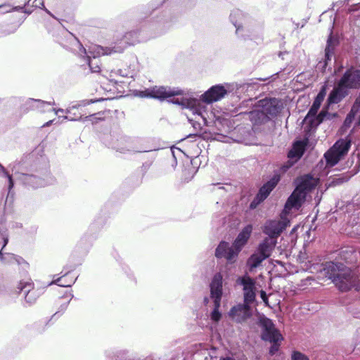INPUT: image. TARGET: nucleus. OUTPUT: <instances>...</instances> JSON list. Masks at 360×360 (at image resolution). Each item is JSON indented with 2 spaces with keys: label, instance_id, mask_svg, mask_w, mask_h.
I'll use <instances>...</instances> for the list:
<instances>
[{
  "label": "nucleus",
  "instance_id": "nucleus-1",
  "mask_svg": "<svg viewBox=\"0 0 360 360\" xmlns=\"http://www.w3.org/2000/svg\"><path fill=\"white\" fill-rule=\"evenodd\" d=\"M60 32L65 39H58V42L64 48L75 53L82 58H98L101 56L122 53L124 50V46L123 45L103 47L97 44H91L88 46V49H86L72 33L64 29H62Z\"/></svg>",
  "mask_w": 360,
  "mask_h": 360
},
{
  "label": "nucleus",
  "instance_id": "nucleus-2",
  "mask_svg": "<svg viewBox=\"0 0 360 360\" xmlns=\"http://www.w3.org/2000/svg\"><path fill=\"white\" fill-rule=\"evenodd\" d=\"M12 171L16 179L29 189H37L55 182V179L46 165L41 167L34 166L28 170L22 167L20 162H18L13 164Z\"/></svg>",
  "mask_w": 360,
  "mask_h": 360
},
{
  "label": "nucleus",
  "instance_id": "nucleus-3",
  "mask_svg": "<svg viewBox=\"0 0 360 360\" xmlns=\"http://www.w3.org/2000/svg\"><path fill=\"white\" fill-rule=\"evenodd\" d=\"M359 89L360 69L351 66L338 80L335 86L328 94L327 102L328 104H338L349 94L351 90ZM356 99H357V102H360V91Z\"/></svg>",
  "mask_w": 360,
  "mask_h": 360
},
{
  "label": "nucleus",
  "instance_id": "nucleus-4",
  "mask_svg": "<svg viewBox=\"0 0 360 360\" xmlns=\"http://www.w3.org/2000/svg\"><path fill=\"white\" fill-rule=\"evenodd\" d=\"M102 140L107 147L122 154L146 153L155 150L146 145L147 141L144 139H132L118 131L105 135Z\"/></svg>",
  "mask_w": 360,
  "mask_h": 360
},
{
  "label": "nucleus",
  "instance_id": "nucleus-5",
  "mask_svg": "<svg viewBox=\"0 0 360 360\" xmlns=\"http://www.w3.org/2000/svg\"><path fill=\"white\" fill-rule=\"evenodd\" d=\"M321 272L342 292H347L357 284L355 274L341 262H326Z\"/></svg>",
  "mask_w": 360,
  "mask_h": 360
},
{
  "label": "nucleus",
  "instance_id": "nucleus-6",
  "mask_svg": "<svg viewBox=\"0 0 360 360\" xmlns=\"http://www.w3.org/2000/svg\"><path fill=\"white\" fill-rule=\"evenodd\" d=\"M351 139L348 137L338 139L324 154L326 165L333 167L343 158L351 148Z\"/></svg>",
  "mask_w": 360,
  "mask_h": 360
},
{
  "label": "nucleus",
  "instance_id": "nucleus-7",
  "mask_svg": "<svg viewBox=\"0 0 360 360\" xmlns=\"http://www.w3.org/2000/svg\"><path fill=\"white\" fill-rule=\"evenodd\" d=\"M183 94L184 91L178 87H171L169 86H155L146 89L143 91H140L138 94V96L141 98H151L162 101L175 96Z\"/></svg>",
  "mask_w": 360,
  "mask_h": 360
},
{
  "label": "nucleus",
  "instance_id": "nucleus-8",
  "mask_svg": "<svg viewBox=\"0 0 360 360\" xmlns=\"http://www.w3.org/2000/svg\"><path fill=\"white\" fill-rule=\"evenodd\" d=\"M236 283L243 288V300L246 303H253L256 300V281L248 273L238 276Z\"/></svg>",
  "mask_w": 360,
  "mask_h": 360
},
{
  "label": "nucleus",
  "instance_id": "nucleus-9",
  "mask_svg": "<svg viewBox=\"0 0 360 360\" xmlns=\"http://www.w3.org/2000/svg\"><path fill=\"white\" fill-rule=\"evenodd\" d=\"M241 250L233 243L232 245L224 240H221L215 249V257L217 259H225L227 264H234L238 257Z\"/></svg>",
  "mask_w": 360,
  "mask_h": 360
},
{
  "label": "nucleus",
  "instance_id": "nucleus-10",
  "mask_svg": "<svg viewBox=\"0 0 360 360\" xmlns=\"http://www.w3.org/2000/svg\"><path fill=\"white\" fill-rule=\"evenodd\" d=\"M231 87L230 84L214 85L202 94L201 101L208 104L219 101L233 90Z\"/></svg>",
  "mask_w": 360,
  "mask_h": 360
},
{
  "label": "nucleus",
  "instance_id": "nucleus-11",
  "mask_svg": "<svg viewBox=\"0 0 360 360\" xmlns=\"http://www.w3.org/2000/svg\"><path fill=\"white\" fill-rule=\"evenodd\" d=\"M259 325L262 328V340L269 342L283 340L281 333L276 328L271 319L267 317L260 319Z\"/></svg>",
  "mask_w": 360,
  "mask_h": 360
},
{
  "label": "nucleus",
  "instance_id": "nucleus-12",
  "mask_svg": "<svg viewBox=\"0 0 360 360\" xmlns=\"http://www.w3.org/2000/svg\"><path fill=\"white\" fill-rule=\"evenodd\" d=\"M18 293H25V302L23 306L29 307L34 305L39 297L37 290H34V283L30 278L21 280L18 284Z\"/></svg>",
  "mask_w": 360,
  "mask_h": 360
},
{
  "label": "nucleus",
  "instance_id": "nucleus-13",
  "mask_svg": "<svg viewBox=\"0 0 360 360\" xmlns=\"http://www.w3.org/2000/svg\"><path fill=\"white\" fill-rule=\"evenodd\" d=\"M34 8H39L44 9L49 15L55 18L54 15L45 8L44 0H28L23 6H14L12 7L11 5H1L0 9L1 13H6L14 11H21L26 15L32 13Z\"/></svg>",
  "mask_w": 360,
  "mask_h": 360
},
{
  "label": "nucleus",
  "instance_id": "nucleus-14",
  "mask_svg": "<svg viewBox=\"0 0 360 360\" xmlns=\"http://www.w3.org/2000/svg\"><path fill=\"white\" fill-rule=\"evenodd\" d=\"M252 303H239L231 308L228 315L234 322L242 323L249 319L252 316L250 304Z\"/></svg>",
  "mask_w": 360,
  "mask_h": 360
},
{
  "label": "nucleus",
  "instance_id": "nucleus-15",
  "mask_svg": "<svg viewBox=\"0 0 360 360\" xmlns=\"http://www.w3.org/2000/svg\"><path fill=\"white\" fill-rule=\"evenodd\" d=\"M258 108H261L264 114H266L268 120L275 117L281 112L283 104L276 98H266L258 101Z\"/></svg>",
  "mask_w": 360,
  "mask_h": 360
},
{
  "label": "nucleus",
  "instance_id": "nucleus-16",
  "mask_svg": "<svg viewBox=\"0 0 360 360\" xmlns=\"http://www.w3.org/2000/svg\"><path fill=\"white\" fill-rule=\"evenodd\" d=\"M288 222L281 220H268L265 222L263 227V233L274 240L281 235V233L287 227Z\"/></svg>",
  "mask_w": 360,
  "mask_h": 360
},
{
  "label": "nucleus",
  "instance_id": "nucleus-17",
  "mask_svg": "<svg viewBox=\"0 0 360 360\" xmlns=\"http://www.w3.org/2000/svg\"><path fill=\"white\" fill-rule=\"evenodd\" d=\"M54 105L55 102L53 100L52 101H44L41 99L28 98L21 106V110L23 112H27L30 110H37L40 112H49V110L46 109V107Z\"/></svg>",
  "mask_w": 360,
  "mask_h": 360
},
{
  "label": "nucleus",
  "instance_id": "nucleus-18",
  "mask_svg": "<svg viewBox=\"0 0 360 360\" xmlns=\"http://www.w3.org/2000/svg\"><path fill=\"white\" fill-rule=\"evenodd\" d=\"M210 290L213 302H221L223 295V276L221 273L213 276L210 283Z\"/></svg>",
  "mask_w": 360,
  "mask_h": 360
},
{
  "label": "nucleus",
  "instance_id": "nucleus-19",
  "mask_svg": "<svg viewBox=\"0 0 360 360\" xmlns=\"http://www.w3.org/2000/svg\"><path fill=\"white\" fill-rule=\"evenodd\" d=\"M169 102L181 105L183 108L190 109L193 111V114L202 117V108L201 107L200 101L195 98H173L169 100Z\"/></svg>",
  "mask_w": 360,
  "mask_h": 360
},
{
  "label": "nucleus",
  "instance_id": "nucleus-20",
  "mask_svg": "<svg viewBox=\"0 0 360 360\" xmlns=\"http://www.w3.org/2000/svg\"><path fill=\"white\" fill-rule=\"evenodd\" d=\"M305 193L295 188L285 203L283 211L288 213L292 208L298 210L306 199Z\"/></svg>",
  "mask_w": 360,
  "mask_h": 360
},
{
  "label": "nucleus",
  "instance_id": "nucleus-21",
  "mask_svg": "<svg viewBox=\"0 0 360 360\" xmlns=\"http://www.w3.org/2000/svg\"><path fill=\"white\" fill-rule=\"evenodd\" d=\"M281 181V175L278 172H274L269 179L264 183L259 189L257 193L260 198L265 200L271 191L276 187Z\"/></svg>",
  "mask_w": 360,
  "mask_h": 360
},
{
  "label": "nucleus",
  "instance_id": "nucleus-22",
  "mask_svg": "<svg viewBox=\"0 0 360 360\" xmlns=\"http://www.w3.org/2000/svg\"><path fill=\"white\" fill-rule=\"evenodd\" d=\"M146 37L144 35L143 30H132L127 32L120 41L115 44V46H124V49L127 45H133L136 43L141 42L146 39Z\"/></svg>",
  "mask_w": 360,
  "mask_h": 360
},
{
  "label": "nucleus",
  "instance_id": "nucleus-23",
  "mask_svg": "<svg viewBox=\"0 0 360 360\" xmlns=\"http://www.w3.org/2000/svg\"><path fill=\"white\" fill-rule=\"evenodd\" d=\"M276 245V240L271 238H264L263 240L259 243L256 249V252L260 255L263 259H266L269 258L272 251Z\"/></svg>",
  "mask_w": 360,
  "mask_h": 360
},
{
  "label": "nucleus",
  "instance_id": "nucleus-24",
  "mask_svg": "<svg viewBox=\"0 0 360 360\" xmlns=\"http://www.w3.org/2000/svg\"><path fill=\"white\" fill-rule=\"evenodd\" d=\"M246 119H249L252 124H261L269 121L266 114H264L261 108L255 109L250 112L240 113Z\"/></svg>",
  "mask_w": 360,
  "mask_h": 360
},
{
  "label": "nucleus",
  "instance_id": "nucleus-25",
  "mask_svg": "<svg viewBox=\"0 0 360 360\" xmlns=\"http://www.w3.org/2000/svg\"><path fill=\"white\" fill-rule=\"evenodd\" d=\"M75 269V266H65L63 268V271L60 273L63 274L65 271L64 274L59 278L55 279L52 283L56 284L58 286L61 287H70L72 284H74L76 281L77 278H69V274L72 271Z\"/></svg>",
  "mask_w": 360,
  "mask_h": 360
},
{
  "label": "nucleus",
  "instance_id": "nucleus-26",
  "mask_svg": "<svg viewBox=\"0 0 360 360\" xmlns=\"http://www.w3.org/2000/svg\"><path fill=\"white\" fill-rule=\"evenodd\" d=\"M252 230V225L248 224L245 226L236 236V239L233 242V245L242 250L244 246L248 243Z\"/></svg>",
  "mask_w": 360,
  "mask_h": 360
},
{
  "label": "nucleus",
  "instance_id": "nucleus-27",
  "mask_svg": "<svg viewBox=\"0 0 360 360\" xmlns=\"http://www.w3.org/2000/svg\"><path fill=\"white\" fill-rule=\"evenodd\" d=\"M339 39L338 37L333 35L331 32L326 43L325 49V65H328V61H330L335 53V48L339 45Z\"/></svg>",
  "mask_w": 360,
  "mask_h": 360
},
{
  "label": "nucleus",
  "instance_id": "nucleus-28",
  "mask_svg": "<svg viewBox=\"0 0 360 360\" xmlns=\"http://www.w3.org/2000/svg\"><path fill=\"white\" fill-rule=\"evenodd\" d=\"M328 114V113L326 110H322L319 115L311 116L306 120L308 121V124L304 127V131L307 133L315 131L317 127L323 122Z\"/></svg>",
  "mask_w": 360,
  "mask_h": 360
},
{
  "label": "nucleus",
  "instance_id": "nucleus-29",
  "mask_svg": "<svg viewBox=\"0 0 360 360\" xmlns=\"http://www.w3.org/2000/svg\"><path fill=\"white\" fill-rule=\"evenodd\" d=\"M326 96V90L325 89H322L319 91L318 94L314 98V101L310 107L306 117H304V120L309 119L311 116H314L317 115L318 110L320 108V106L325 98Z\"/></svg>",
  "mask_w": 360,
  "mask_h": 360
},
{
  "label": "nucleus",
  "instance_id": "nucleus-30",
  "mask_svg": "<svg viewBox=\"0 0 360 360\" xmlns=\"http://www.w3.org/2000/svg\"><path fill=\"white\" fill-rule=\"evenodd\" d=\"M103 99L99 100H83L79 101L78 103L71 105L66 108L65 110L63 108H51L49 111H53L56 115H58L59 112H65L66 114H71L74 110L82 109V107H85L91 103H96L97 101H103Z\"/></svg>",
  "mask_w": 360,
  "mask_h": 360
},
{
  "label": "nucleus",
  "instance_id": "nucleus-31",
  "mask_svg": "<svg viewBox=\"0 0 360 360\" xmlns=\"http://www.w3.org/2000/svg\"><path fill=\"white\" fill-rule=\"evenodd\" d=\"M153 27L157 30V33L151 34L149 37H155L158 34L165 32L171 26V20L165 18V16L160 17L156 20L155 23L152 25Z\"/></svg>",
  "mask_w": 360,
  "mask_h": 360
},
{
  "label": "nucleus",
  "instance_id": "nucleus-32",
  "mask_svg": "<svg viewBox=\"0 0 360 360\" xmlns=\"http://www.w3.org/2000/svg\"><path fill=\"white\" fill-rule=\"evenodd\" d=\"M74 295L71 292H69L66 293L64 296L60 297V300H62L63 302L60 303L58 310L53 314V317H59L61 314H63L67 309Z\"/></svg>",
  "mask_w": 360,
  "mask_h": 360
},
{
  "label": "nucleus",
  "instance_id": "nucleus-33",
  "mask_svg": "<svg viewBox=\"0 0 360 360\" xmlns=\"http://www.w3.org/2000/svg\"><path fill=\"white\" fill-rule=\"evenodd\" d=\"M114 358L115 360H141L133 352L127 349L117 351L115 353Z\"/></svg>",
  "mask_w": 360,
  "mask_h": 360
},
{
  "label": "nucleus",
  "instance_id": "nucleus-34",
  "mask_svg": "<svg viewBox=\"0 0 360 360\" xmlns=\"http://www.w3.org/2000/svg\"><path fill=\"white\" fill-rule=\"evenodd\" d=\"M265 259L261 257L256 252L250 255L247 260V265L250 271L258 267Z\"/></svg>",
  "mask_w": 360,
  "mask_h": 360
},
{
  "label": "nucleus",
  "instance_id": "nucleus-35",
  "mask_svg": "<svg viewBox=\"0 0 360 360\" xmlns=\"http://www.w3.org/2000/svg\"><path fill=\"white\" fill-rule=\"evenodd\" d=\"M359 110L360 102H357V99H355L350 111L349 112L345 120V124H350L353 121L354 118L355 117V116L356 115V114L359 112Z\"/></svg>",
  "mask_w": 360,
  "mask_h": 360
},
{
  "label": "nucleus",
  "instance_id": "nucleus-36",
  "mask_svg": "<svg viewBox=\"0 0 360 360\" xmlns=\"http://www.w3.org/2000/svg\"><path fill=\"white\" fill-rule=\"evenodd\" d=\"M242 15H243L242 11L237 9V10H233L231 13L230 17H229L231 22L233 23V25L236 27V33L238 35L240 34V30L243 29V26L241 25V24L239 22H238L237 20H236V18L240 17Z\"/></svg>",
  "mask_w": 360,
  "mask_h": 360
},
{
  "label": "nucleus",
  "instance_id": "nucleus-37",
  "mask_svg": "<svg viewBox=\"0 0 360 360\" xmlns=\"http://www.w3.org/2000/svg\"><path fill=\"white\" fill-rule=\"evenodd\" d=\"M314 184L311 181V178H306L302 180V181L296 186L300 191L305 193L307 195V193L311 191L314 188Z\"/></svg>",
  "mask_w": 360,
  "mask_h": 360
},
{
  "label": "nucleus",
  "instance_id": "nucleus-38",
  "mask_svg": "<svg viewBox=\"0 0 360 360\" xmlns=\"http://www.w3.org/2000/svg\"><path fill=\"white\" fill-rule=\"evenodd\" d=\"M91 72H99L101 63L98 58H84Z\"/></svg>",
  "mask_w": 360,
  "mask_h": 360
},
{
  "label": "nucleus",
  "instance_id": "nucleus-39",
  "mask_svg": "<svg viewBox=\"0 0 360 360\" xmlns=\"http://www.w3.org/2000/svg\"><path fill=\"white\" fill-rule=\"evenodd\" d=\"M0 176L6 177L8 179V194L11 193V189L14 186L13 179L12 175H11L6 170V169L0 163Z\"/></svg>",
  "mask_w": 360,
  "mask_h": 360
},
{
  "label": "nucleus",
  "instance_id": "nucleus-40",
  "mask_svg": "<svg viewBox=\"0 0 360 360\" xmlns=\"http://www.w3.org/2000/svg\"><path fill=\"white\" fill-rule=\"evenodd\" d=\"M349 177L347 175L342 174L338 177H335L328 182L329 187H335L348 181Z\"/></svg>",
  "mask_w": 360,
  "mask_h": 360
},
{
  "label": "nucleus",
  "instance_id": "nucleus-41",
  "mask_svg": "<svg viewBox=\"0 0 360 360\" xmlns=\"http://www.w3.org/2000/svg\"><path fill=\"white\" fill-rule=\"evenodd\" d=\"M302 155L303 150L301 148L294 146L293 148L289 150L288 153V158L297 161L301 158Z\"/></svg>",
  "mask_w": 360,
  "mask_h": 360
},
{
  "label": "nucleus",
  "instance_id": "nucleus-42",
  "mask_svg": "<svg viewBox=\"0 0 360 360\" xmlns=\"http://www.w3.org/2000/svg\"><path fill=\"white\" fill-rule=\"evenodd\" d=\"M221 302H214V308L210 314L211 319L214 322H218L221 318V314L219 311Z\"/></svg>",
  "mask_w": 360,
  "mask_h": 360
},
{
  "label": "nucleus",
  "instance_id": "nucleus-43",
  "mask_svg": "<svg viewBox=\"0 0 360 360\" xmlns=\"http://www.w3.org/2000/svg\"><path fill=\"white\" fill-rule=\"evenodd\" d=\"M0 238H1L3 241L2 249H4L8 243V235L3 221H0Z\"/></svg>",
  "mask_w": 360,
  "mask_h": 360
},
{
  "label": "nucleus",
  "instance_id": "nucleus-44",
  "mask_svg": "<svg viewBox=\"0 0 360 360\" xmlns=\"http://www.w3.org/2000/svg\"><path fill=\"white\" fill-rule=\"evenodd\" d=\"M3 249L0 250V260L4 264H13L15 255L13 253H3Z\"/></svg>",
  "mask_w": 360,
  "mask_h": 360
},
{
  "label": "nucleus",
  "instance_id": "nucleus-45",
  "mask_svg": "<svg viewBox=\"0 0 360 360\" xmlns=\"http://www.w3.org/2000/svg\"><path fill=\"white\" fill-rule=\"evenodd\" d=\"M14 263L20 266L23 269L26 270L29 267V264L20 256L15 255Z\"/></svg>",
  "mask_w": 360,
  "mask_h": 360
},
{
  "label": "nucleus",
  "instance_id": "nucleus-46",
  "mask_svg": "<svg viewBox=\"0 0 360 360\" xmlns=\"http://www.w3.org/2000/svg\"><path fill=\"white\" fill-rule=\"evenodd\" d=\"M281 342V341L270 342L271 343V345L269 348V353L271 356H274L279 350Z\"/></svg>",
  "mask_w": 360,
  "mask_h": 360
},
{
  "label": "nucleus",
  "instance_id": "nucleus-47",
  "mask_svg": "<svg viewBox=\"0 0 360 360\" xmlns=\"http://www.w3.org/2000/svg\"><path fill=\"white\" fill-rule=\"evenodd\" d=\"M264 200L262 198H260L259 195L257 194L254 199L250 204V208L253 210L255 209L260 203L264 202Z\"/></svg>",
  "mask_w": 360,
  "mask_h": 360
},
{
  "label": "nucleus",
  "instance_id": "nucleus-48",
  "mask_svg": "<svg viewBox=\"0 0 360 360\" xmlns=\"http://www.w3.org/2000/svg\"><path fill=\"white\" fill-rule=\"evenodd\" d=\"M292 360H309V359L301 352L295 351L292 354Z\"/></svg>",
  "mask_w": 360,
  "mask_h": 360
},
{
  "label": "nucleus",
  "instance_id": "nucleus-49",
  "mask_svg": "<svg viewBox=\"0 0 360 360\" xmlns=\"http://www.w3.org/2000/svg\"><path fill=\"white\" fill-rule=\"evenodd\" d=\"M98 115H99V113H95V114L90 115L89 116H86L82 120V122H85L89 121V122H91L92 123H95L97 122L98 120L101 119L100 117H98Z\"/></svg>",
  "mask_w": 360,
  "mask_h": 360
},
{
  "label": "nucleus",
  "instance_id": "nucleus-50",
  "mask_svg": "<svg viewBox=\"0 0 360 360\" xmlns=\"http://www.w3.org/2000/svg\"><path fill=\"white\" fill-rule=\"evenodd\" d=\"M63 118V120H66L68 121H79V120H82V115H79L77 117H72L71 115H65V116H59V118Z\"/></svg>",
  "mask_w": 360,
  "mask_h": 360
},
{
  "label": "nucleus",
  "instance_id": "nucleus-51",
  "mask_svg": "<svg viewBox=\"0 0 360 360\" xmlns=\"http://www.w3.org/2000/svg\"><path fill=\"white\" fill-rule=\"evenodd\" d=\"M292 165V163L288 162L287 164H285L281 167V171H278L280 173V175L281 176L282 174L285 173L289 168H290Z\"/></svg>",
  "mask_w": 360,
  "mask_h": 360
},
{
  "label": "nucleus",
  "instance_id": "nucleus-52",
  "mask_svg": "<svg viewBox=\"0 0 360 360\" xmlns=\"http://www.w3.org/2000/svg\"><path fill=\"white\" fill-rule=\"evenodd\" d=\"M117 74L120 75L122 77H131L129 72L127 71L126 70L119 69L118 70H117Z\"/></svg>",
  "mask_w": 360,
  "mask_h": 360
},
{
  "label": "nucleus",
  "instance_id": "nucleus-53",
  "mask_svg": "<svg viewBox=\"0 0 360 360\" xmlns=\"http://www.w3.org/2000/svg\"><path fill=\"white\" fill-rule=\"evenodd\" d=\"M260 297L266 304H268V297L266 292L263 290L260 291Z\"/></svg>",
  "mask_w": 360,
  "mask_h": 360
},
{
  "label": "nucleus",
  "instance_id": "nucleus-54",
  "mask_svg": "<svg viewBox=\"0 0 360 360\" xmlns=\"http://www.w3.org/2000/svg\"><path fill=\"white\" fill-rule=\"evenodd\" d=\"M188 120L192 124V126L195 129H200L201 128L200 124L198 123V122H193L192 120Z\"/></svg>",
  "mask_w": 360,
  "mask_h": 360
},
{
  "label": "nucleus",
  "instance_id": "nucleus-55",
  "mask_svg": "<svg viewBox=\"0 0 360 360\" xmlns=\"http://www.w3.org/2000/svg\"><path fill=\"white\" fill-rule=\"evenodd\" d=\"M75 110H74L71 114H68V115H71L72 117H77V116H79V115H82V120H81V121H82V120L84 119V118L82 117V116H83L82 112H79L78 114H77V113L75 112Z\"/></svg>",
  "mask_w": 360,
  "mask_h": 360
},
{
  "label": "nucleus",
  "instance_id": "nucleus-56",
  "mask_svg": "<svg viewBox=\"0 0 360 360\" xmlns=\"http://www.w3.org/2000/svg\"><path fill=\"white\" fill-rule=\"evenodd\" d=\"M172 155H173V163H172V166L173 167H175L176 164H177V161H176V158H175L174 153H172Z\"/></svg>",
  "mask_w": 360,
  "mask_h": 360
},
{
  "label": "nucleus",
  "instance_id": "nucleus-57",
  "mask_svg": "<svg viewBox=\"0 0 360 360\" xmlns=\"http://www.w3.org/2000/svg\"><path fill=\"white\" fill-rule=\"evenodd\" d=\"M54 120H49V122H46L43 127H49L50 126L53 122Z\"/></svg>",
  "mask_w": 360,
  "mask_h": 360
},
{
  "label": "nucleus",
  "instance_id": "nucleus-58",
  "mask_svg": "<svg viewBox=\"0 0 360 360\" xmlns=\"http://www.w3.org/2000/svg\"><path fill=\"white\" fill-rule=\"evenodd\" d=\"M287 53V52H280L278 56L283 59V55Z\"/></svg>",
  "mask_w": 360,
  "mask_h": 360
},
{
  "label": "nucleus",
  "instance_id": "nucleus-59",
  "mask_svg": "<svg viewBox=\"0 0 360 360\" xmlns=\"http://www.w3.org/2000/svg\"><path fill=\"white\" fill-rule=\"evenodd\" d=\"M204 302H205V303H207V302H208V299H207V297H205V298L204 299Z\"/></svg>",
  "mask_w": 360,
  "mask_h": 360
},
{
  "label": "nucleus",
  "instance_id": "nucleus-60",
  "mask_svg": "<svg viewBox=\"0 0 360 360\" xmlns=\"http://www.w3.org/2000/svg\"><path fill=\"white\" fill-rule=\"evenodd\" d=\"M26 18L25 15L23 16V20Z\"/></svg>",
  "mask_w": 360,
  "mask_h": 360
}]
</instances>
